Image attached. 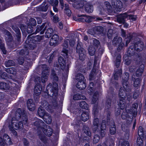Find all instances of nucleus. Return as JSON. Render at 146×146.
I'll return each instance as SVG.
<instances>
[{"mask_svg":"<svg viewBox=\"0 0 146 146\" xmlns=\"http://www.w3.org/2000/svg\"><path fill=\"white\" fill-rule=\"evenodd\" d=\"M85 98L86 97L84 96L78 94L74 95L73 97V99L75 100H78L80 99L84 100Z\"/></svg>","mask_w":146,"mask_h":146,"instance_id":"obj_39","label":"nucleus"},{"mask_svg":"<svg viewBox=\"0 0 146 146\" xmlns=\"http://www.w3.org/2000/svg\"><path fill=\"white\" fill-rule=\"evenodd\" d=\"M84 0H77L74 4V7L77 9L82 8L84 5Z\"/></svg>","mask_w":146,"mask_h":146,"instance_id":"obj_14","label":"nucleus"},{"mask_svg":"<svg viewBox=\"0 0 146 146\" xmlns=\"http://www.w3.org/2000/svg\"><path fill=\"white\" fill-rule=\"evenodd\" d=\"M51 78L53 80V81L56 82L58 80V78L56 76L55 72L54 70H52L51 74Z\"/></svg>","mask_w":146,"mask_h":146,"instance_id":"obj_36","label":"nucleus"},{"mask_svg":"<svg viewBox=\"0 0 146 146\" xmlns=\"http://www.w3.org/2000/svg\"><path fill=\"white\" fill-rule=\"evenodd\" d=\"M111 92L108 93V98L106 103L105 111L107 112V121L109 122L110 120V115L111 107L112 104L115 103L116 102L115 94L113 92V89L110 88Z\"/></svg>","mask_w":146,"mask_h":146,"instance_id":"obj_2","label":"nucleus"},{"mask_svg":"<svg viewBox=\"0 0 146 146\" xmlns=\"http://www.w3.org/2000/svg\"><path fill=\"white\" fill-rule=\"evenodd\" d=\"M119 146H129V143L128 141L121 139L119 142Z\"/></svg>","mask_w":146,"mask_h":146,"instance_id":"obj_52","label":"nucleus"},{"mask_svg":"<svg viewBox=\"0 0 146 146\" xmlns=\"http://www.w3.org/2000/svg\"><path fill=\"white\" fill-rule=\"evenodd\" d=\"M89 54L91 56H93L94 55L96 51V49L94 47L92 46L89 47L88 49Z\"/></svg>","mask_w":146,"mask_h":146,"instance_id":"obj_44","label":"nucleus"},{"mask_svg":"<svg viewBox=\"0 0 146 146\" xmlns=\"http://www.w3.org/2000/svg\"><path fill=\"white\" fill-rule=\"evenodd\" d=\"M44 25H42L37 26L36 27V29L35 32V33H39L40 34H43L46 30V27H44Z\"/></svg>","mask_w":146,"mask_h":146,"instance_id":"obj_16","label":"nucleus"},{"mask_svg":"<svg viewBox=\"0 0 146 146\" xmlns=\"http://www.w3.org/2000/svg\"><path fill=\"white\" fill-rule=\"evenodd\" d=\"M19 53V54L21 55H27L28 54L29 52L27 49L25 48L21 50Z\"/></svg>","mask_w":146,"mask_h":146,"instance_id":"obj_54","label":"nucleus"},{"mask_svg":"<svg viewBox=\"0 0 146 146\" xmlns=\"http://www.w3.org/2000/svg\"><path fill=\"white\" fill-rule=\"evenodd\" d=\"M45 128H44L43 130H42L44 134L50 137L52 135V130L50 127L46 124Z\"/></svg>","mask_w":146,"mask_h":146,"instance_id":"obj_12","label":"nucleus"},{"mask_svg":"<svg viewBox=\"0 0 146 146\" xmlns=\"http://www.w3.org/2000/svg\"><path fill=\"white\" fill-rule=\"evenodd\" d=\"M83 131L84 133H85L88 136H90L91 135V133L90 130L87 125H83Z\"/></svg>","mask_w":146,"mask_h":146,"instance_id":"obj_29","label":"nucleus"},{"mask_svg":"<svg viewBox=\"0 0 146 146\" xmlns=\"http://www.w3.org/2000/svg\"><path fill=\"white\" fill-rule=\"evenodd\" d=\"M27 106L28 109L31 111H33L35 109V105L32 99H29L27 102Z\"/></svg>","mask_w":146,"mask_h":146,"instance_id":"obj_13","label":"nucleus"},{"mask_svg":"<svg viewBox=\"0 0 146 146\" xmlns=\"http://www.w3.org/2000/svg\"><path fill=\"white\" fill-rule=\"evenodd\" d=\"M22 111L20 108H18L17 109V112L15 114V117L13 118H15V120H19L21 116Z\"/></svg>","mask_w":146,"mask_h":146,"instance_id":"obj_37","label":"nucleus"},{"mask_svg":"<svg viewBox=\"0 0 146 146\" xmlns=\"http://www.w3.org/2000/svg\"><path fill=\"white\" fill-rule=\"evenodd\" d=\"M32 35H29L28 36L27 38V42L31 41V42H33L36 44L38 42L42 40V36L37 35L35 36H31Z\"/></svg>","mask_w":146,"mask_h":146,"instance_id":"obj_6","label":"nucleus"},{"mask_svg":"<svg viewBox=\"0 0 146 146\" xmlns=\"http://www.w3.org/2000/svg\"><path fill=\"white\" fill-rule=\"evenodd\" d=\"M69 39L66 38L65 39L64 42L62 44L63 50L62 51L61 55L65 58L68 57V50L67 49L68 45Z\"/></svg>","mask_w":146,"mask_h":146,"instance_id":"obj_5","label":"nucleus"},{"mask_svg":"<svg viewBox=\"0 0 146 146\" xmlns=\"http://www.w3.org/2000/svg\"><path fill=\"white\" fill-rule=\"evenodd\" d=\"M42 108H44L48 111H52V106L48 104L46 101H43L42 102Z\"/></svg>","mask_w":146,"mask_h":146,"instance_id":"obj_17","label":"nucleus"},{"mask_svg":"<svg viewBox=\"0 0 146 146\" xmlns=\"http://www.w3.org/2000/svg\"><path fill=\"white\" fill-rule=\"evenodd\" d=\"M96 70L95 69L92 70L91 73L90 74L89 76V79L90 80H92L93 79L95 75H96Z\"/></svg>","mask_w":146,"mask_h":146,"instance_id":"obj_60","label":"nucleus"},{"mask_svg":"<svg viewBox=\"0 0 146 146\" xmlns=\"http://www.w3.org/2000/svg\"><path fill=\"white\" fill-rule=\"evenodd\" d=\"M59 36L57 34H54L52 36L50 42V44L52 45L56 43L59 40Z\"/></svg>","mask_w":146,"mask_h":146,"instance_id":"obj_19","label":"nucleus"},{"mask_svg":"<svg viewBox=\"0 0 146 146\" xmlns=\"http://www.w3.org/2000/svg\"><path fill=\"white\" fill-rule=\"evenodd\" d=\"M12 29L16 33V36L17 37V42L16 44H19L21 42V33L20 29L16 26H13L12 27Z\"/></svg>","mask_w":146,"mask_h":146,"instance_id":"obj_10","label":"nucleus"},{"mask_svg":"<svg viewBox=\"0 0 146 146\" xmlns=\"http://www.w3.org/2000/svg\"><path fill=\"white\" fill-rule=\"evenodd\" d=\"M9 129L11 131V135L15 137H17V131L15 130V129L12 127H9Z\"/></svg>","mask_w":146,"mask_h":146,"instance_id":"obj_56","label":"nucleus"},{"mask_svg":"<svg viewBox=\"0 0 146 146\" xmlns=\"http://www.w3.org/2000/svg\"><path fill=\"white\" fill-rule=\"evenodd\" d=\"M42 118L44 121L48 124H50L52 122L51 117L48 113H46L44 116Z\"/></svg>","mask_w":146,"mask_h":146,"instance_id":"obj_24","label":"nucleus"},{"mask_svg":"<svg viewBox=\"0 0 146 146\" xmlns=\"http://www.w3.org/2000/svg\"><path fill=\"white\" fill-rule=\"evenodd\" d=\"M113 34V30L112 29H109L107 33V36L109 39L112 38Z\"/></svg>","mask_w":146,"mask_h":146,"instance_id":"obj_58","label":"nucleus"},{"mask_svg":"<svg viewBox=\"0 0 146 146\" xmlns=\"http://www.w3.org/2000/svg\"><path fill=\"white\" fill-rule=\"evenodd\" d=\"M40 67L42 68V76L41 78V81L42 83H45L47 80L48 76L47 74L49 72V68L46 65H41Z\"/></svg>","mask_w":146,"mask_h":146,"instance_id":"obj_3","label":"nucleus"},{"mask_svg":"<svg viewBox=\"0 0 146 146\" xmlns=\"http://www.w3.org/2000/svg\"><path fill=\"white\" fill-rule=\"evenodd\" d=\"M52 88H52V89H51L50 92H49L48 93L50 96H54V97L56 98V96L58 94V84L56 82L53 83Z\"/></svg>","mask_w":146,"mask_h":146,"instance_id":"obj_7","label":"nucleus"},{"mask_svg":"<svg viewBox=\"0 0 146 146\" xmlns=\"http://www.w3.org/2000/svg\"><path fill=\"white\" fill-rule=\"evenodd\" d=\"M15 62L13 60H9L5 62V65L6 67L13 66L15 65Z\"/></svg>","mask_w":146,"mask_h":146,"instance_id":"obj_50","label":"nucleus"},{"mask_svg":"<svg viewBox=\"0 0 146 146\" xmlns=\"http://www.w3.org/2000/svg\"><path fill=\"white\" fill-rule=\"evenodd\" d=\"M58 61L61 69L62 70H64L66 65L65 60H64V59L62 57L60 56L58 58Z\"/></svg>","mask_w":146,"mask_h":146,"instance_id":"obj_20","label":"nucleus"},{"mask_svg":"<svg viewBox=\"0 0 146 146\" xmlns=\"http://www.w3.org/2000/svg\"><path fill=\"white\" fill-rule=\"evenodd\" d=\"M38 113L39 116L42 118L44 116L45 114L46 113H45L44 110L41 106L38 108Z\"/></svg>","mask_w":146,"mask_h":146,"instance_id":"obj_32","label":"nucleus"},{"mask_svg":"<svg viewBox=\"0 0 146 146\" xmlns=\"http://www.w3.org/2000/svg\"><path fill=\"white\" fill-rule=\"evenodd\" d=\"M89 117V116L88 113L86 112H83L81 114V118L82 120L86 121H87Z\"/></svg>","mask_w":146,"mask_h":146,"instance_id":"obj_34","label":"nucleus"},{"mask_svg":"<svg viewBox=\"0 0 146 146\" xmlns=\"http://www.w3.org/2000/svg\"><path fill=\"white\" fill-rule=\"evenodd\" d=\"M144 68V65L143 64H141L139 68L136 71V76H139L141 75L142 74Z\"/></svg>","mask_w":146,"mask_h":146,"instance_id":"obj_35","label":"nucleus"},{"mask_svg":"<svg viewBox=\"0 0 146 146\" xmlns=\"http://www.w3.org/2000/svg\"><path fill=\"white\" fill-rule=\"evenodd\" d=\"M121 62V56H118L116 58V61L115 62V65L117 68H118Z\"/></svg>","mask_w":146,"mask_h":146,"instance_id":"obj_61","label":"nucleus"},{"mask_svg":"<svg viewBox=\"0 0 146 146\" xmlns=\"http://www.w3.org/2000/svg\"><path fill=\"white\" fill-rule=\"evenodd\" d=\"M44 3L45 4L46 3L44 2L42 5H43ZM48 7V6L47 4L45 6H40L38 7V10L40 11L45 12L47 10Z\"/></svg>","mask_w":146,"mask_h":146,"instance_id":"obj_49","label":"nucleus"},{"mask_svg":"<svg viewBox=\"0 0 146 146\" xmlns=\"http://www.w3.org/2000/svg\"><path fill=\"white\" fill-rule=\"evenodd\" d=\"M33 27L31 25H28L27 30V31L28 34L31 33H33Z\"/></svg>","mask_w":146,"mask_h":146,"instance_id":"obj_64","label":"nucleus"},{"mask_svg":"<svg viewBox=\"0 0 146 146\" xmlns=\"http://www.w3.org/2000/svg\"><path fill=\"white\" fill-rule=\"evenodd\" d=\"M99 121L98 118L94 119L93 121L92 129L94 131L97 129L99 125Z\"/></svg>","mask_w":146,"mask_h":146,"instance_id":"obj_30","label":"nucleus"},{"mask_svg":"<svg viewBox=\"0 0 146 146\" xmlns=\"http://www.w3.org/2000/svg\"><path fill=\"white\" fill-rule=\"evenodd\" d=\"M85 11L88 13H91L93 11V6L88 3L86 4L85 6Z\"/></svg>","mask_w":146,"mask_h":146,"instance_id":"obj_31","label":"nucleus"},{"mask_svg":"<svg viewBox=\"0 0 146 146\" xmlns=\"http://www.w3.org/2000/svg\"><path fill=\"white\" fill-rule=\"evenodd\" d=\"M39 137L40 139L44 143H46L47 142V139L46 137L42 134H40Z\"/></svg>","mask_w":146,"mask_h":146,"instance_id":"obj_63","label":"nucleus"},{"mask_svg":"<svg viewBox=\"0 0 146 146\" xmlns=\"http://www.w3.org/2000/svg\"><path fill=\"white\" fill-rule=\"evenodd\" d=\"M26 43L27 44V47L26 48L27 49L28 48L29 49L33 50L34 49L36 46L37 44L34 43L31 41H29V42H27V40L26 41Z\"/></svg>","mask_w":146,"mask_h":146,"instance_id":"obj_26","label":"nucleus"},{"mask_svg":"<svg viewBox=\"0 0 146 146\" xmlns=\"http://www.w3.org/2000/svg\"><path fill=\"white\" fill-rule=\"evenodd\" d=\"M21 120L22 121H19L17 120H15V118H12L11 122L9 125V127H12L16 130H21L23 129V123L24 124L27 123L28 120L27 116L25 114V111H23Z\"/></svg>","mask_w":146,"mask_h":146,"instance_id":"obj_1","label":"nucleus"},{"mask_svg":"<svg viewBox=\"0 0 146 146\" xmlns=\"http://www.w3.org/2000/svg\"><path fill=\"white\" fill-rule=\"evenodd\" d=\"M76 79L78 81H82L84 80V77L82 74L79 73L76 75Z\"/></svg>","mask_w":146,"mask_h":146,"instance_id":"obj_51","label":"nucleus"},{"mask_svg":"<svg viewBox=\"0 0 146 146\" xmlns=\"http://www.w3.org/2000/svg\"><path fill=\"white\" fill-rule=\"evenodd\" d=\"M128 15L126 13H124L117 16V21L120 23H124L125 21V19L127 17Z\"/></svg>","mask_w":146,"mask_h":146,"instance_id":"obj_11","label":"nucleus"},{"mask_svg":"<svg viewBox=\"0 0 146 146\" xmlns=\"http://www.w3.org/2000/svg\"><path fill=\"white\" fill-rule=\"evenodd\" d=\"M122 83L124 88L127 92H129L131 91V89L129 86V83L128 81L122 80Z\"/></svg>","mask_w":146,"mask_h":146,"instance_id":"obj_28","label":"nucleus"},{"mask_svg":"<svg viewBox=\"0 0 146 146\" xmlns=\"http://www.w3.org/2000/svg\"><path fill=\"white\" fill-rule=\"evenodd\" d=\"M53 32V31L52 28H48L45 33V37L47 38L50 37L52 35Z\"/></svg>","mask_w":146,"mask_h":146,"instance_id":"obj_38","label":"nucleus"},{"mask_svg":"<svg viewBox=\"0 0 146 146\" xmlns=\"http://www.w3.org/2000/svg\"><path fill=\"white\" fill-rule=\"evenodd\" d=\"M64 7V12L68 16H70L71 14V12L69 9L68 5L67 4H65Z\"/></svg>","mask_w":146,"mask_h":146,"instance_id":"obj_42","label":"nucleus"},{"mask_svg":"<svg viewBox=\"0 0 146 146\" xmlns=\"http://www.w3.org/2000/svg\"><path fill=\"white\" fill-rule=\"evenodd\" d=\"M3 138H5V141L6 142V144L11 145L12 143L11 139L10 137L7 134H5L3 136Z\"/></svg>","mask_w":146,"mask_h":146,"instance_id":"obj_45","label":"nucleus"},{"mask_svg":"<svg viewBox=\"0 0 146 146\" xmlns=\"http://www.w3.org/2000/svg\"><path fill=\"white\" fill-rule=\"evenodd\" d=\"M5 71L8 73L13 74H15L16 73V70L13 67L7 68Z\"/></svg>","mask_w":146,"mask_h":146,"instance_id":"obj_46","label":"nucleus"},{"mask_svg":"<svg viewBox=\"0 0 146 146\" xmlns=\"http://www.w3.org/2000/svg\"><path fill=\"white\" fill-rule=\"evenodd\" d=\"M104 9H106L109 12H111L112 11V8L110 3L108 1H106L104 3V6L103 7Z\"/></svg>","mask_w":146,"mask_h":146,"instance_id":"obj_27","label":"nucleus"},{"mask_svg":"<svg viewBox=\"0 0 146 146\" xmlns=\"http://www.w3.org/2000/svg\"><path fill=\"white\" fill-rule=\"evenodd\" d=\"M132 79L133 80H134L133 84V86L134 87H137L140 86L141 80L139 78H137L135 79V75L133 74L132 77Z\"/></svg>","mask_w":146,"mask_h":146,"instance_id":"obj_21","label":"nucleus"},{"mask_svg":"<svg viewBox=\"0 0 146 146\" xmlns=\"http://www.w3.org/2000/svg\"><path fill=\"white\" fill-rule=\"evenodd\" d=\"M34 125L36 126L38 130H43L44 128H45L46 124L42 120L38 119L33 123Z\"/></svg>","mask_w":146,"mask_h":146,"instance_id":"obj_8","label":"nucleus"},{"mask_svg":"<svg viewBox=\"0 0 146 146\" xmlns=\"http://www.w3.org/2000/svg\"><path fill=\"white\" fill-rule=\"evenodd\" d=\"M100 139V137L99 135L96 134L94 136L93 143H97Z\"/></svg>","mask_w":146,"mask_h":146,"instance_id":"obj_59","label":"nucleus"},{"mask_svg":"<svg viewBox=\"0 0 146 146\" xmlns=\"http://www.w3.org/2000/svg\"><path fill=\"white\" fill-rule=\"evenodd\" d=\"M5 40L8 42H11L13 40V37L11 33L8 31H5Z\"/></svg>","mask_w":146,"mask_h":146,"instance_id":"obj_23","label":"nucleus"},{"mask_svg":"<svg viewBox=\"0 0 146 146\" xmlns=\"http://www.w3.org/2000/svg\"><path fill=\"white\" fill-rule=\"evenodd\" d=\"M34 93L37 96L39 95L40 94L41 90L38 86L35 87L34 89Z\"/></svg>","mask_w":146,"mask_h":146,"instance_id":"obj_57","label":"nucleus"},{"mask_svg":"<svg viewBox=\"0 0 146 146\" xmlns=\"http://www.w3.org/2000/svg\"><path fill=\"white\" fill-rule=\"evenodd\" d=\"M125 99H123L122 98H120V100L119 102V105L120 109H123L125 107V102L124 101Z\"/></svg>","mask_w":146,"mask_h":146,"instance_id":"obj_47","label":"nucleus"},{"mask_svg":"<svg viewBox=\"0 0 146 146\" xmlns=\"http://www.w3.org/2000/svg\"><path fill=\"white\" fill-rule=\"evenodd\" d=\"M94 28L96 34H100L103 32V28L102 27L97 26L95 27Z\"/></svg>","mask_w":146,"mask_h":146,"instance_id":"obj_48","label":"nucleus"},{"mask_svg":"<svg viewBox=\"0 0 146 146\" xmlns=\"http://www.w3.org/2000/svg\"><path fill=\"white\" fill-rule=\"evenodd\" d=\"M98 91L94 93L92 98V104L95 103L98 100Z\"/></svg>","mask_w":146,"mask_h":146,"instance_id":"obj_41","label":"nucleus"},{"mask_svg":"<svg viewBox=\"0 0 146 146\" xmlns=\"http://www.w3.org/2000/svg\"><path fill=\"white\" fill-rule=\"evenodd\" d=\"M119 96L120 98H122L123 99H125L126 98V94L122 88L120 89L119 91Z\"/></svg>","mask_w":146,"mask_h":146,"instance_id":"obj_33","label":"nucleus"},{"mask_svg":"<svg viewBox=\"0 0 146 146\" xmlns=\"http://www.w3.org/2000/svg\"><path fill=\"white\" fill-rule=\"evenodd\" d=\"M92 44L93 46L96 48H98L100 44V42L98 40L95 39L93 40Z\"/></svg>","mask_w":146,"mask_h":146,"instance_id":"obj_62","label":"nucleus"},{"mask_svg":"<svg viewBox=\"0 0 146 146\" xmlns=\"http://www.w3.org/2000/svg\"><path fill=\"white\" fill-rule=\"evenodd\" d=\"M111 4L114 11H121L123 5L122 3L120 0H112Z\"/></svg>","mask_w":146,"mask_h":146,"instance_id":"obj_4","label":"nucleus"},{"mask_svg":"<svg viewBox=\"0 0 146 146\" xmlns=\"http://www.w3.org/2000/svg\"><path fill=\"white\" fill-rule=\"evenodd\" d=\"M137 143L138 146H143V140L140 136L137 137Z\"/></svg>","mask_w":146,"mask_h":146,"instance_id":"obj_55","label":"nucleus"},{"mask_svg":"<svg viewBox=\"0 0 146 146\" xmlns=\"http://www.w3.org/2000/svg\"><path fill=\"white\" fill-rule=\"evenodd\" d=\"M138 106V104L137 103H135L133 104L132 109L134 110L133 111L132 110V112L133 113V116H135L137 115V110Z\"/></svg>","mask_w":146,"mask_h":146,"instance_id":"obj_43","label":"nucleus"},{"mask_svg":"<svg viewBox=\"0 0 146 146\" xmlns=\"http://www.w3.org/2000/svg\"><path fill=\"white\" fill-rule=\"evenodd\" d=\"M80 107L84 109H87L88 106L87 104L85 101H82L79 104Z\"/></svg>","mask_w":146,"mask_h":146,"instance_id":"obj_53","label":"nucleus"},{"mask_svg":"<svg viewBox=\"0 0 146 146\" xmlns=\"http://www.w3.org/2000/svg\"><path fill=\"white\" fill-rule=\"evenodd\" d=\"M76 51L79 54V59L82 60H84L85 57V52L84 49L78 44L76 48Z\"/></svg>","mask_w":146,"mask_h":146,"instance_id":"obj_9","label":"nucleus"},{"mask_svg":"<svg viewBox=\"0 0 146 146\" xmlns=\"http://www.w3.org/2000/svg\"><path fill=\"white\" fill-rule=\"evenodd\" d=\"M122 41V38L120 37L116 36L112 40L113 44L115 46H119Z\"/></svg>","mask_w":146,"mask_h":146,"instance_id":"obj_18","label":"nucleus"},{"mask_svg":"<svg viewBox=\"0 0 146 146\" xmlns=\"http://www.w3.org/2000/svg\"><path fill=\"white\" fill-rule=\"evenodd\" d=\"M76 87L80 90H83L86 87V84L84 80L82 81H78L76 85Z\"/></svg>","mask_w":146,"mask_h":146,"instance_id":"obj_22","label":"nucleus"},{"mask_svg":"<svg viewBox=\"0 0 146 146\" xmlns=\"http://www.w3.org/2000/svg\"><path fill=\"white\" fill-rule=\"evenodd\" d=\"M135 50L140 52L143 50L144 47L143 43L141 41L135 43Z\"/></svg>","mask_w":146,"mask_h":146,"instance_id":"obj_15","label":"nucleus"},{"mask_svg":"<svg viewBox=\"0 0 146 146\" xmlns=\"http://www.w3.org/2000/svg\"><path fill=\"white\" fill-rule=\"evenodd\" d=\"M135 43L134 44H131L129 48L127 53L130 56H132L134 54V50H135Z\"/></svg>","mask_w":146,"mask_h":146,"instance_id":"obj_25","label":"nucleus"},{"mask_svg":"<svg viewBox=\"0 0 146 146\" xmlns=\"http://www.w3.org/2000/svg\"><path fill=\"white\" fill-rule=\"evenodd\" d=\"M9 86L8 84L5 82L0 83V89L3 90H7L9 88Z\"/></svg>","mask_w":146,"mask_h":146,"instance_id":"obj_40","label":"nucleus"}]
</instances>
